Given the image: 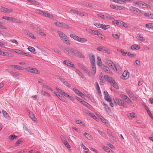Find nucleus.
Returning a JSON list of instances; mask_svg holds the SVG:
<instances>
[{
	"label": "nucleus",
	"mask_w": 153,
	"mask_h": 153,
	"mask_svg": "<svg viewBox=\"0 0 153 153\" xmlns=\"http://www.w3.org/2000/svg\"><path fill=\"white\" fill-rule=\"evenodd\" d=\"M57 33L59 34L61 40L65 44L70 45L71 44L69 41L68 39L67 36L63 32L59 31H57Z\"/></svg>",
	"instance_id": "obj_1"
},
{
	"label": "nucleus",
	"mask_w": 153,
	"mask_h": 153,
	"mask_svg": "<svg viewBox=\"0 0 153 153\" xmlns=\"http://www.w3.org/2000/svg\"><path fill=\"white\" fill-rule=\"evenodd\" d=\"M70 36L71 38H72L74 39L75 40L78 41L80 42H84L87 41V40L85 38H81L76 35L71 33L70 34Z\"/></svg>",
	"instance_id": "obj_2"
},
{
	"label": "nucleus",
	"mask_w": 153,
	"mask_h": 153,
	"mask_svg": "<svg viewBox=\"0 0 153 153\" xmlns=\"http://www.w3.org/2000/svg\"><path fill=\"white\" fill-rule=\"evenodd\" d=\"M114 103L118 104L119 105L122 106L124 107H126V104L120 99L117 98H115L114 99Z\"/></svg>",
	"instance_id": "obj_3"
},
{
	"label": "nucleus",
	"mask_w": 153,
	"mask_h": 153,
	"mask_svg": "<svg viewBox=\"0 0 153 153\" xmlns=\"http://www.w3.org/2000/svg\"><path fill=\"white\" fill-rule=\"evenodd\" d=\"M97 50L102 51L103 52L107 53L108 54L111 53L109 51V50L106 48L105 47L100 46L97 48Z\"/></svg>",
	"instance_id": "obj_4"
},
{
	"label": "nucleus",
	"mask_w": 153,
	"mask_h": 153,
	"mask_svg": "<svg viewBox=\"0 0 153 153\" xmlns=\"http://www.w3.org/2000/svg\"><path fill=\"white\" fill-rule=\"evenodd\" d=\"M120 96L126 102H127L128 103L130 104V105H131L133 104L132 102L130 100L129 98L126 95L122 94L120 95Z\"/></svg>",
	"instance_id": "obj_5"
},
{
	"label": "nucleus",
	"mask_w": 153,
	"mask_h": 153,
	"mask_svg": "<svg viewBox=\"0 0 153 153\" xmlns=\"http://www.w3.org/2000/svg\"><path fill=\"white\" fill-rule=\"evenodd\" d=\"M25 70L27 71L36 74H39L37 69L35 68L28 67L26 68Z\"/></svg>",
	"instance_id": "obj_6"
},
{
	"label": "nucleus",
	"mask_w": 153,
	"mask_h": 153,
	"mask_svg": "<svg viewBox=\"0 0 153 153\" xmlns=\"http://www.w3.org/2000/svg\"><path fill=\"white\" fill-rule=\"evenodd\" d=\"M112 23L113 24H117L121 26H125V25H126L125 23L122 21L117 20L113 21Z\"/></svg>",
	"instance_id": "obj_7"
},
{
	"label": "nucleus",
	"mask_w": 153,
	"mask_h": 153,
	"mask_svg": "<svg viewBox=\"0 0 153 153\" xmlns=\"http://www.w3.org/2000/svg\"><path fill=\"white\" fill-rule=\"evenodd\" d=\"M129 76V73L128 71L126 70L124 71L123 74L122 76L121 77V78L126 80L127 79Z\"/></svg>",
	"instance_id": "obj_8"
},
{
	"label": "nucleus",
	"mask_w": 153,
	"mask_h": 153,
	"mask_svg": "<svg viewBox=\"0 0 153 153\" xmlns=\"http://www.w3.org/2000/svg\"><path fill=\"white\" fill-rule=\"evenodd\" d=\"M74 55L76 57L80 58H85V56L82 55V53L77 50H75Z\"/></svg>",
	"instance_id": "obj_9"
},
{
	"label": "nucleus",
	"mask_w": 153,
	"mask_h": 153,
	"mask_svg": "<svg viewBox=\"0 0 153 153\" xmlns=\"http://www.w3.org/2000/svg\"><path fill=\"white\" fill-rule=\"evenodd\" d=\"M89 57L91 65H95V59L94 56L92 54H91L89 55Z\"/></svg>",
	"instance_id": "obj_10"
},
{
	"label": "nucleus",
	"mask_w": 153,
	"mask_h": 153,
	"mask_svg": "<svg viewBox=\"0 0 153 153\" xmlns=\"http://www.w3.org/2000/svg\"><path fill=\"white\" fill-rule=\"evenodd\" d=\"M104 78L105 80L108 81L111 84L114 82V80L111 77L108 76L107 75H105Z\"/></svg>",
	"instance_id": "obj_11"
},
{
	"label": "nucleus",
	"mask_w": 153,
	"mask_h": 153,
	"mask_svg": "<svg viewBox=\"0 0 153 153\" xmlns=\"http://www.w3.org/2000/svg\"><path fill=\"white\" fill-rule=\"evenodd\" d=\"M53 93L61 101L64 102H66L67 101L66 100V99L65 97H62L59 95L58 94V93L57 92H54Z\"/></svg>",
	"instance_id": "obj_12"
},
{
	"label": "nucleus",
	"mask_w": 153,
	"mask_h": 153,
	"mask_svg": "<svg viewBox=\"0 0 153 153\" xmlns=\"http://www.w3.org/2000/svg\"><path fill=\"white\" fill-rule=\"evenodd\" d=\"M104 94L105 95L104 97L105 99L108 102H111V99L110 97H109V98H108V94L106 91H104Z\"/></svg>",
	"instance_id": "obj_13"
},
{
	"label": "nucleus",
	"mask_w": 153,
	"mask_h": 153,
	"mask_svg": "<svg viewBox=\"0 0 153 153\" xmlns=\"http://www.w3.org/2000/svg\"><path fill=\"white\" fill-rule=\"evenodd\" d=\"M135 37L137 39L141 41H143L145 40V39L140 34H137Z\"/></svg>",
	"instance_id": "obj_14"
},
{
	"label": "nucleus",
	"mask_w": 153,
	"mask_h": 153,
	"mask_svg": "<svg viewBox=\"0 0 153 153\" xmlns=\"http://www.w3.org/2000/svg\"><path fill=\"white\" fill-rule=\"evenodd\" d=\"M63 63L69 67H74V64H72V63L69 60H65L63 61Z\"/></svg>",
	"instance_id": "obj_15"
},
{
	"label": "nucleus",
	"mask_w": 153,
	"mask_h": 153,
	"mask_svg": "<svg viewBox=\"0 0 153 153\" xmlns=\"http://www.w3.org/2000/svg\"><path fill=\"white\" fill-rule=\"evenodd\" d=\"M126 92L128 94L130 98H132V100L134 99V94L133 92L130 91V90L128 89H126Z\"/></svg>",
	"instance_id": "obj_16"
},
{
	"label": "nucleus",
	"mask_w": 153,
	"mask_h": 153,
	"mask_svg": "<svg viewBox=\"0 0 153 153\" xmlns=\"http://www.w3.org/2000/svg\"><path fill=\"white\" fill-rule=\"evenodd\" d=\"M134 14L139 16H141L142 15V13L141 11L136 7H134Z\"/></svg>",
	"instance_id": "obj_17"
},
{
	"label": "nucleus",
	"mask_w": 153,
	"mask_h": 153,
	"mask_svg": "<svg viewBox=\"0 0 153 153\" xmlns=\"http://www.w3.org/2000/svg\"><path fill=\"white\" fill-rule=\"evenodd\" d=\"M81 103L90 109H91L92 108V106L90 104L84 100L82 101Z\"/></svg>",
	"instance_id": "obj_18"
},
{
	"label": "nucleus",
	"mask_w": 153,
	"mask_h": 153,
	"mask_svg": "<svg viewBox=\"0 0 153 153\" xmlns=\"http://www.w3.org/2000/svg\"><path fill=\"white\" fill-rule=\"evenodd\" d=\"M28 2L31 3L32 4L35 5H37L39 4V3L36 0H27Z\"/></svg>",
	"instance_id": "obj_19"
},
{
	"label": "nucleus",
	"mask_w": 153,
	"mask_h": 153,
	"mask_svg": "<svg viewBox=\"0 0 153 153\" xmlns=\"http://www.w3.org/2000/svg\"><path fill=\"white\" fill-rule=\"evenodd\" d=\"M92 68L91 71H92V74L93 75L95 74L96 72V68L95 65H91Z\"/></svg>",
	"instance_id": "obj_20"
},
{
	"label": "nucleus",
	"mask_w": 153,
	"mask_h": 153,
	"mask_svg": "<svg viewBox=\"0 0 153 153\" xmlns=\"http://www.w3.org/2000/svg\"><path fill=\"white\" fill-rule=\"evenodd\" d=\"M141 7L143 8H150V6L149 5H148L146 3L144 2H143V3L142 4V5L141 6Z\"/></svg>",
	"instance_id": "obj_21"
},
{
	"label": "nucleus",
	"mask_w": 153,
	"mask_h": 153,
	"mask_svg": "<svg viewBox=\"0 0 153 153\" xmlns=\"http://www.w3.org/2000/svg\"><path fill=\"white\" fill-rule=\"evenodd\" d=\"M101 28L103 30H106L110 27V26L109 25H103L102 24Z\"/></svg>",
	"instance_id": "obj_22"
},
{
	"label": "nucleus",
	"mask_w": 153,
	"mask_h": 153,
	"mask_svg": "<svg viewBox=\"0 0 153 153\" xmlns=\"http://www.w3.org/2000/svg\"><path fill=\"white\" fill-rule=\"evenodd\" d=\"M10 22L18 23H19L21 22L19 20L17 19L12 17H11Z\"/></svg>",
	"instance_id": "obj_23"
},
{
	"label": "nucleus",
	"mask_w": 153,
	"mask_h": 153,
	"mask_svg": "<svg viewBox=\"0 0 153 153\" xmlns=\"http://www.w3.org/2000/svg\"><path fill=\"white\" fill-rule=\"evenodd\" d=\"M88 31L92 34H94L95 35H97L98 34V31L97 30H92L91 29H89Z\"/></svg>",
	"instance_id": "obj_24"
},
{
	"label": "nucleus",
	"mask_w": 153,
	"mask_h": 153,
	"mask_svg": "<svg viewBox=\"0 0 153 153\" xmlns=\"http://www.w3.org/2000/svg\"><path fill=\"white\" fill-rule=\"evenodd\" d=\"M28 51L31 52L33 53H35V49L33 47L29 46L28 48Z\"/></svg>",
	"instance_id": "obj_25"
},
{
	"label": "nucleus",
	"mask_w": 153,
	"mask_h": 153,
	"mask_svg": "<svg viewBox=\"0 0 153 153\" xmlns=\"http://www.w3.org/2000/svg\"><path fill=\"white\" fill-rule=\"evenodd\" d=\"M36 11L37 13L41 14L43 16H45V12L42 11L41 10L39 9H36Z\"/></svg>",
	"instance_id": "obj_26"
},
{
	"label": "nucleus",
	"mask_w": 153,
	"mask_h": 153,
	"mask_svg": "<svg viewBox=\"0 0 153 153\" xmlns=\"http://www.w3.org/2000/svg\"><path fill=\"white\" fill-rule=\"evenodd\" d=\"M107 133L109 136L111 138H114V136L113 134V133L110 130L108 129H107Z\"/></svg>",
	"instance_id": "obj_27"
},
{
	"label": "nucleus",
	"mask_w": 153,
	"mask_h": 153,
	"mask_svg": "<svg viewBox=\"0 0 153 153\" xmlns=\"http://www.w3.org/2000/svg\"><path fill=\"white\" fill-rule=\"evenodd\" d=\"M75 50L73 48H69V54L70 56H71L72 55V53H74Z\"/></svg>",
	"instance_id": "obj_28"
},
{
	"label": "nucleus",
	"mask_w": 153,
	"mask_h": 153,
	"mask_svg": "<svg viewBox=\"0 0 153 153\" xmlns=\"http://www.w3.org/2000/svg\"><path fill=\"white\" fill-rule=\"evenodd\" d=\"M142 3V1H137L135 2L134 4L135 5H137L138 6L141 7Z\"/></svg>",
	"instance_id": "obj_29"
},
{
	"label": "nucleus",
	"mask_w": 153,
	"mask_h": 153,
	"mask_svg": "<svg viewBox=\"0 0 153 153\" xmlns=\"http://www.w3.org/2000/svg\"><path fill=\"white\" fill-rule=\"evenodd\" d=\"M13 10L12 9H8L5 8V10L4 13H11Z\"/></svg>",
	"instance_id": "obj_30"
},
{
	"label": "nucleus",
	"mask_w": 153,
	"mask_h": 153,
	"mask_svg": "<svg viewBox=\"0 0 153 153\" xmlns=\"http://www.w3.org/2000/svg\"><path fill=\"white\" fill-rule=\"evenodd\" d=\"M76 72L79 74V75L82 78L84 79H85V77L82 74V73L79 70H77L76 71Z\"/></svg>",
	"instance_id": "obj_31"
},
{
	"label": "nucleus",
	"mask_w": 153,
	"mask_h": 153,
	"mask_svg": "<svg viewBox=\"0 0 153 153\" xmlns=\"http://www.w3.org/2000/svg\"><path fill=\"white\" fill-rule=\"evenodd\" d=\"M62 24V27L63 28L65 29H68L69 28V26L63 22Z\"/></svg>",
	"instance_id": "obj_32"
},
{
	"label": "nucleus",
	"mask_w": 153,
	"mask_h": 153,
	"mask_svg": "<svg viewBox=\"0 0 153 153\" xmlns=\"http://www.w3.org/2000/svg\"><path fill=\"white\" fill-rule=\"evenodd\" d=\"M89 115L91 117H92L94 119L96 120V121L97 120H98V119L97 118V117L93 114L91 112L89 113Z\"/></svg>",
	"instance_id": "obj_33"
},
{
	"label": "nucleus",
	"mask_w": 153,
	"mask_h": 153,
	"mask_svg": "<svg viewBox=\"0 0 153 153\" xmlns=\"http://www.w3.org/2000/svg\"><path fill=\"white\" fill-rule=\"evenodd\" d=\"M62 22H55L54 23V24L57 26L59 27H62V25L63 24Z\"/></svg>",
	"instance_id": "obj_34"
},
{
	"label": "nucleus",
	"mask_w": 153,
	"mask_h": 153,
	"mask_svg": "<svg viewBox=\"0 0 153 153\" xmlns=\"http://www.w3.org/2000/svg\"><path fill=\"white\" fill-rule=\"evenodd\" d=\"M97 64L99 66H100L101 65V58L99 56H97Z\"/></svg>",
	"instance_id": "obj_35"
},
{
	"label": "nucleus",
	"mask_w": 153,
	"mask_h": 153,
	"mask_svg": "<svg viewBox=\"0 0 153 153\" xmlns=\"http://www.w3.org/2000/svg\"><path fill=\"white\" fill-rule=\"evenodd\" d=\"M111 84H112V86L114 87L116 89H119V87L117 85V84L116 83L115 81L114 80V82L111 83Z\"/></svg>",
	"instance_id": "obj_36"
},
{
	"label": "nucleus",
	"mask_w": 153,
	"mask_h": 153,
	"mask_svg": "<svg viewBox=\"0 0 153 153\" xmlns=\"http://www.w3.org/2000/svg\"><path fill=\"white\" fill-rule=\"evenodd\" d=\"M98 117L100 118V119H101V121L103 123H106L105 122V121H107V120L105 119L102 117L101 116L98 115Z\"/></svg>",
	"instance_id": "obj_37"
},
{
	"label": "nucleus",
	"mask_w": 153,
	"mask_h": 153,
	"mask_svg": "<svg viewBox=\"0 0 153 153\" xmlns=\"http://www.w3.org/2000/svg\"><path fill=\"white\" fill-rule=\"evenodd\" d=\"M146 27L147 28H153V24L149 23L146 24Z\"/></svg>",
	"instance_id": "obj_38"
},
{
	"label": "nucleus",
	"mask_w": 153,
	"mask_h": 153,
	"mask_svg": "<svg viewBox=\"0 0 153 153\" xmlns=\"http://www.w3.org/2000/svg\"><path fill=\"white\" fill-rule=\"evenodd\" d=\"M17 137V136H16L14 134H13L12 135H10L9 136V138L10 140H13L14 139L16 138Z\"/></svg>",
	"instance_id": "obj_39"
},
{
	"label": "nucleus",
	"mask_w": 153,
	"mask_h": 153,
	"mask_svg": "<svg viewBox=\"0 0 153 153\" xmlns=\"http://www.w3.org/2000/svg\"><path fill=\"white\" fill-rule=\"evenodd\" d=\"M25 132L27 134H31V132L30 131V130L29 129H28V128L26 127H25Z\"/></svg>",
	"instance_id": "obj_40"
},
{
	"label": "nucleus",
	"mask_w": 153,
	"mask_h": 153,
	"mask_svg": "<svg viewBox=\"0 0 153 153\" xmlns=\"http://www.w3.org/2000/svg\"><path fill=\"white\" fill-rule=\"evenodd\" d=\"M102 149L106 152L109 153L110 152V149L107 147L103 146Z\"/></svg>",
	"instance_id": "obj_41"
},
{
	"label": "nucleus",
	"mask_w": 153,
	"mask_h": 153,
	"mask_svg": "<svg viewBox=\"0 0 153 153\" xmlns=\"http://www.w3.org/2000/svg\"><path fill=\"white\" fill-rule=\"evenodd\" d=\"M84 135L86 137V138H87L89 140H90L91 139V137L90 136L89 134L86 132H85L84 134Z\"/></svg>",
	"instance_id": "obj_42"
},
{
	"label": "nucleus",
	"mask_w": 153,
	"mask_h": 153,
	"mask_svg": "<svg viewBox=\"0 0 153 153\" xmlns=\"http://www.w3.org/2000/svg\"><path fill=\"white\" fill-rule=\"evenodd\" d=\"M14 67L15 68L17 69L18 70H22L24 69V68L22 67L17 65H15V66H14Z\"/></svg>",
	"instance_id": "obj_43"
},
{
	"label": "nucleus",
	"mask_w": 153,
	"mask_h": 153,
	"mask_svg": "<svg viewBox=\"0 0 153 153\" xmlns=\"http://www.w3.org/2000/svg\"><path fill=\"white\" fill-rule=\"evenodd\" d=\"M2 112L3 114L4 117L7 118V117H9L8 114L6 112V111L3 110H2Z\"/></svg>",
	"instance_id": "obj_44"
},
{
	"label": "nucleus",
	"mask_w": 153,
	"mask_h": 153,
	"mask_svg": "<svg viewBox=\"0 0 153 153\" xmlns=\"http://www.w3.org/2000/svg\"><path fill=\"white\" fill-rule=\"evenodd\" d=\"M11 17H8L7 16H3L2 17L3 19L8 20L10 22L11 21Z\"/></svg>",
	"instance_id": "obj_45"
},
{
	"label": "nucleus",
	"mask_w": 153,
	"mask_h": 153,
	"mask_svg": "<svg viewBox=\"0 0 153 153\" xmlns=\"http://www.w3.org/2000/svg\"><path fill=\"white\" fill-rule=\"evenodd\" d=\"M0 55H2L4 56H9V54L8 53L4 52L2 51H1Z\"/></svg>",
	"instance_id": "obj_46"
},
{
	"label": "nucleus",
	"mask_w": 153,
	"mask_h": 153,
	"mask_svg": "<svg viewBox=\"0 0 153 153\" xmlns=\"http://www.w3.org/2000/svg\"><path fill=\"white\" fill-rule=\"evenodd\" d=\"M82 70L84 71L86 73L89 74L90 73L88 69L87 68L84 67Z\"/></svg>",
	"instance_id": "obj_47"
},
{
	"label": "nucleus",
	"mask_w": 153,
	"mask_h": 153,
	"mask_svg": "<svg viewBox=\"0 0 153 153\" xmlns=\"http://www.w3.org/2000/svg\"><path fill=\"white\" fill-rule=\"evenodd\" d=\"M14 52H15L17 53H19V54L22 55L23 51H22L16 49V50H15L14 51Z\"/></svg>",
	"instance_id": "obj_48"
},
{
	"label": "nucleus",
	"mask_w": 153,
	"mask_h": 153,
	"mask_svg": "<svg viewBox=\"0 0 153 153\" xmlns=\"http://www.w3.org/2000/svg\"><path fill=\"white\" fill-rule=\"evenodd\" d=\"M27 35L29 36V37H30L31 38L33 39H35V37L34 36L33 34L32 33H30V32H29Z\"/></svg>",
	"instance_id": "obj_49"
},
{
	"label": "nucleus",
	"mask_w": 153,
	"mask_h": 153,
	"mask_svg": "<svg viewBox=\"0 0 153 153\" xmlns=\"http://www.w3.org/2000/svg\"><path fill=\"white\" fill-rule=\"evenodd\" d=\"M134 62L135 63L136 65H137V67H139L140 65V61L138 60H137L134 61Z\"/></svg>",
	"instance_id": "obj_50"
},
{
	"label": "nucleus",
	"mask_w": 153,
	"mask_h": 153,
	"mask_svg": "<svg viewBox=\"0 0 153 153\" xmlns=\"http://www.w3.org/2000/svg\"><path fill=\"white\" fill-rule=\"evenodd\" d=\"M30 114V117L31 119H32L33 120L35 121L36 120V119L35 117V116L33 115V114H30V113H29Z\"/></svg>",
	"instance_id": "obj_51"
},
{
	"label": "nucleus",
	"mask_w": 153,
	"mask_h": 153,
	"mask_svg": "<svg viewBox=\"0 0 153 153\" xmlns=\"http://www.w3.org/2000/svg\"><path fill=\"white\" fill-rule=\"evenodd\" d=\"M45 16H46V17H48V18H53V16L52 15H51L50 13H45Z\"/></svg>",
	"instance_id": "obj_52"
},
{
	"label": "nucleus",
	"mask_w": 153,
	"mask_h": 153,
	"mask_svg": "<svg viewBox=\"0 0 153 153\" xmlns=\"http://www.w3.org/2000/svg\"><path fill=\"white\" fill-rule=\"evenodd\" d=\"M101 68L102 69L105 71V70L106 69H108V67L107 66L105 65H101Z\"/></svg>",
	"instance_id": "obj_53"
},
{
	"label": "nucleus",
	"mask_w": 153,
	"mask_h": 153,
	"mask_svg": "<svg viewBox=\"0 0 153 153\" xmlns=\"http://www.w3.org/2000/svg\"><path fill=\"white\" fill-rule=\"evenodd\" d=\"M128 116L129 118L131 119L134 118V113H132L128 114Z\"/></svg>",
	"instance_id": "obj_54"
},
{
	"label": "nucleus",
	"mask_w": 153,
	"mask_h": 153,
	"mask_svg": "<svg viewBox=\"0 0 153 153\" xmlns=\"http://www.w3.org/2000/svg\"><path fill=\"white\" fill-rule=\"evenodd\" d=\"M53 50L54 52L56 53H58L60 54H61V53L60 51H59L58 49L56 48H53Z\"/></svg>",
	"instance_id": "obj_55"
},
{
	"label": "nucleus",
	"mask_w": 153,
	"mask_h": 153,
	"mask_svg": "<svg viewBox=\"0 0 153 153\" xmlns=\"http://www.w3.org/2000/svg\"><path fill=\"white\" fill-rule=\"evenodd\" d=\"M100 84L101 85H104V82H103V79L102 78V77H100Z\"/></svg>",
	"instance_id": "obj_56"
},
{
	"label": "nucleus",
	"mask_w": 153,
	"mask_h": 153,
	"mask_svg": "<svg viewBox=\"0 0 153 153\" xmlns=\"http://www.w3.org/2000/svg\"><path fill=\"white\" fill-rule=\"evenodd\" d=\"M105 17L108 19L111 20L114 19V18L111 16L110 15H108V16H105Z\"/></svg>",
	"instance_id": "obj_57"
},
{
	"label": "nucleus",
	"mask_w": 153,
	"mask_h": 153,
	"mask_svg": "<svg viewBox=\"0 0 153 153\" xmlns=\"http://www.w3.org/2000/svg\"><path fill=\"white\" fill-rule=\"evenodd\" d=\"M22 142V141L20 140H18L16 142V143L15 146H17L19 145V144H20Z\"/></svg>",
	"instance_id": "obj_58"
},
{
	"label": "nucleus",
	"mask_w": 153,
	"mask_h": 153,
	"mask_svg": "<svg viewBox=\"0 0 153 153\" xmlns=\"http://www.w3.org/2000/svg\"><path fill=\"white\" fill-rule=\"evenodd\" d=\"M140 46L134 44V50H138L140 49Z\"/></svg>",
	"instance_id": "obj_59"
},
{
	"label": "nucleus",
	"mask_w": 153,
	"mask_h": 153,
	"mask_svg": "<svg viewBox=\"0 0 153 153\" xmlns=\"http://www.w3.org/2000/svg\"><path fill=\"white\" fill-rule=\"evenodd\" d=\"M143 83V81L142 79H140L138 81V85L140 86L142 85Z\"/></svg>",
	"instance_id": "obj_60"
},
{
	"label": "nucleus",
	"mask_w": 153,
	"mask_h": 153,
	"mask_svg": "<svg viewBox=\"0 0 153 153\" xmlns=\"http://www.w3.org/2000/svg\"><path fill=\"white\" fill-rule=\"evenodd\" d=\"M85 5L86 6H88L89 7H91L92 8H93L94 6L91 3L88 2H87L85 4Z\"/></svg>",
	"instance_id": "obj_61"
},
{
	"label": "nucleus",
	"mask_w": 153,
	"mask_h": 153,
	"mask_svg": "<svg viewBox=\"0 0 153 153\" xmlns=\"http://www.w3.org/2000/svg\"><path fill=\"white\" fill-rule=\"evenodd\" d=\"M5 7L0 6V10L1 12L4 13V12L5 10Z\"/></svg>",
	"instance_id": "obj_62"
},
{
	"label": "nucleus",
	"mask_w": 153,
	"mask_h": 153,
	"mask_svg": "<svg viewBox=\"0 0 153 153\" xmlns=\"http://www.w3.org/2000/svg\"><path fill=\"white\" fill-rule=\"evenodd\" d=\"M105 71L107 73H108L111 75H112L113 74V73L109 69V68H108V69H105Z\"/></svg>",
	"instance_id": "obj_63"
},
{
	"label": "nucleus",
	"mask_w": 153,
	"mask_h": 153,
	"mask_svg": "<svg viewBox=\"0 0 153 153\" xmlns=\"http://www.w3.org/2000/svg\"><path fill=\"white\" fill-rule=\"evenodd\" d=\"M127 53V55L130 56V57H133L134 56V54L131 53L130 52H128Z\"/></svg>",
	"instance_id": "obj_64"
}]
</instances>
